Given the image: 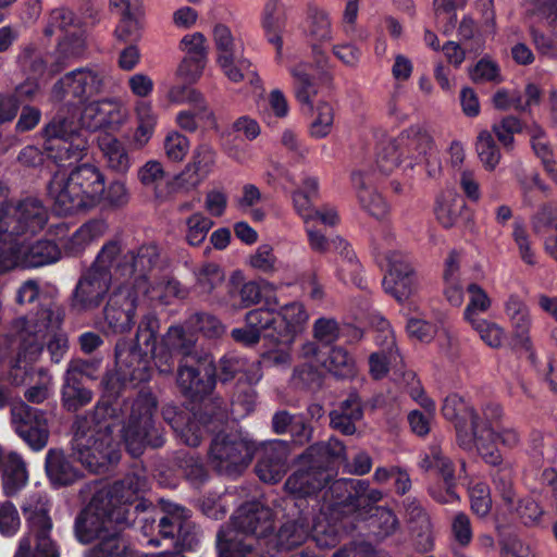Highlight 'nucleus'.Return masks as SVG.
<instances>
[{
  "label": "nucleus",
  "mask_w": 557,
  "mask_h": 557,
  "mask_svg": "<svg viewBox=\"0 0 557 557\" xmlns=\"http://www.w3.org/2000/svg\"><path fill=\"white\" fill-rule=\"evenodd\" d=\"M106 175L95 164L74 166L69 174L57 171L47 184V195L60 215H71L94 209L104 197Z\"/></svg>",
  "instance_id": "1"
},
{
  "label": "nucleus",
  "mask_w": 557,
  "mask_h": 557,
  "mask_svg": "<svg viewBox=\"0 0 557 557\" xmlns=\"http://www.w3.org/2000/svg\"><path fill=\"white\" fill-rule=\"evenodd\" d=\"M298 461L302 468L287 478L286 490L297 497L317 495L334 478L331 466L336 462H347L346 446L336 437H331L326 442H317L298 456Z\"/></svg>",
  "instance_id": "2"
},
{
  "label": "nucleus",
  "mask_w": 557,
  "mask_h": 557,
  "mask_svg": "<svg viewBox=\"0 0 557 557\" xmlns=\"http://www.w3.org/2000/svg\"><path fill=\"white\" fill-rule=\"evenodd\" d=\"M119 255L115 243H106L91 265L85 270L70 297V309L76 314L92 312L109 295L114 260Z\"/></svg>",
  "instance_id": "3"
},
{
  "label": "nucleus",
  "mask_w": 557,
  "mask_h": 557,
  "mask_svg": "<svg viewBox=\"0 0 557 557\" xmlns=\"http://www.w3.org/2000/svg\"><path fill=\"white\" fill-rule=\"evenodd\" d=\"M100 422L92 421L90 416H76L73 424L72 449L77 459L92 473H103L109 466L120 459V451L109 433L110 425L94 429Z\"/></svg>",
  "instance_id": "4"
},
{
  "label": "nucleus",
  "mask_w": 557,
  "mask_h": 557,
  "mask_svg": "<svg viewBox=\"0 0 557 557\" xmlns=\"http://www.w3.org/2000/svg\"><path fill=\"white\" fill-rule=\"evenodd\" d=\"M129 403L128 419L123 426V440L127 451L139 457L147 446L159 448L165 440L161 429L154 424L153 416L158 407L154 394L147 388L140 389Z\"/></svg>",
  "instance_id": "5"
},
{
  "label": "nucleus",
  "mask_w": 557,
  "mask_h": 557,
  "mask_svg": "<svg viewBox=\"0 0 557 557\" xmlns=\"http://www.w3.org/2000/svg\"><path fill=\"white\" fill-rule=\"evenodd\" d=\"M49 510L48 500L41 496H33L22 505L27 533L20 540L13 557H60L51 536L53 522Z\"/></svg>",
  "instance_id": "6"
},
{
  "label": "nucleus",
  "mask_w": 557,
  "mask_h": 557,
  "mask_svg": "<svg viewBox=\"0 0 557 557\" xmlns=\"http://www.w3.org/2000/svg\"><path fill=\"white\" fill-rule=\"evenodd\" d=\"M119 246V255L114 260L113 269L123 277L135 276L134 287L144 294L149 293L148 275L153 270L163 271L170 267V258L163 248L156 242L140 245L136 249L123 252L122 243L117 239L109 240Z\"/></svg>",
  "instance_id": "7"
},
{
  "label": "nucleus",
  "mask_w": 557,
  "mask_h": 557,
  "mask_svg": "<svg viewBox=\"0 0 557 557\" xmlns=\"http://www.w3.org/2000/svg\"><path fill=\"white\" fill-rule=\"evenodd\" d=\"M127 512L104 505V498L96 493L75 519V535L81 543L89 544L114 534L121 525H128Z\"/></svg>",
  "instance_id": "8"
},
{
  "label": "nucleus",
  "mask_w": 557,
  "mask_h": 557,
  "mask_svg": "<svg viewBox=\"0 0 557 557\" xmlns=\"http://www.w3.org/2000/svg\"><path fill=\"white\" fill-rule=\"evenodd\" d=\"M255 445L239 433L219 432L211 440L208 460L222 475L234 476L243 473L250 465Z\"/></svg>",
  "instance_id": "9"
},
{
  "label": "nucleus",
  "mask_w": 557,
  "mask_h": 557,
  "mask_svg": "<svg viewBox=\"0 0 557 557\" xmlns=\"http://www.w3.org/2000/svg\"><path fill=\"white\" fill-rule=\"evenodd\" d=\"M49 220L48 208L35 196L17 200L9 211L0 218V234L4 238H28L44 230Z\"/></svg>",
  "instance_id": "10"
},
{
  "label": "nucleus",
  "mask_w": 557,
  "mask_h": 557,
  "mask_svg": "<svg viewBox=\"0 0 557 557\" xmlns=\"http://www.w3.org/2000/svg\"><path fill=\"white\" fill-rule=\"evenodd\" d=\"M162 517L158 522V532L169 540L175 548L191 550L200 542L199 528L191 520L190 510L170 500H161Z\"/></svg>",
  "instance_id": "11"
},
{
  "label": "nucleus",
  "mask_w": 557,
  "mask_h": 557,
  "mask_svg": "<svg viewBox=\"0 0 557 557\" xmlns=\"http://www.w3.org/2000/svg\"><path fill=\"white\" fill-rule=\"evenodd\" d=\"M63 309L55 301L45 299L40 301L35 314L30 318H21L15 321L20 339L25 350L37 355L42 350L44 339L48 332L59 329L63 321Z\"/></svg>",
  "instance_id": "12"
},
{
  "label": "nucleus",
  "mask_w": 557,
  "mask_h": 557,
  "mask_svg": "<svg viewBox=\"0 0 557 557\" xmlns=\"http://www.w3.org/2000/svg\"><path fill=\"white\" fill-rule=\"evenodd\" d=\"M176 383L182 395L193 403L203 401L215 387V364L212 355H200L196 362H181Z\"/></svg>",
  "instance_id": "13"
},
{
  "label": "nucleus",
  "mask_w": 557,
  "mask_h": 557,
  "mask_svg": "<svg viewBox=\"0 0 557 557\" xmlns=\"http://www.w3.org/2000/svg\"><path fill=\"white\" fill-rule=\"evenodd\" d=\"M104 76L101 72L89 67H81L66 73L52 87V97L58 101L72 97L78 102L99 95L104 87Z\"/></svg>",
  "instance_id": "14"
},
{
  "label": "nucleus",
  "mask_w": 557,
  "mask_h": 557,
  "mask_svg": "<svg viewBox=\"0 0 557 557\" xmlns=\"http://www.w3.org/2000/svg\"><path fill=\"white\" fill-rule=\"evenodd\" d=\"M11 419L15 432L33 450L38 451L47 446L50 431L44 411L20 401L11 408Z\"/></svg>",
  "instance_id": "15"
},
{
  "label": "nucleus",
  "mask_w": 557,
  "mask_h": 557,
  "mask_svg": "<svg viewBox=\"0 0 557 557\" xmlns=\"http://www.w3.org/2000/svg\"><path fill=\"white\" fill-rule=\"evenodd\" d=\"M234 530H220L219 533H235L238 537L248 541L268 536L274 529L273 515L270 508L259 502L243 504L233 519Z\"/></svg>",
  "instance_id": "16"
},
{
  "label": "nucleus",
  "mask_w": 557,
  "mask_h": 557,
  "mask_svg": "<svg viewBox=\"0 0 557 557\" xmlns=\"http://www.w3.org/2000/svg\"><path fill=\"white\" fill-rule=\"evenodd\" d=\"M136 287L122 284L108 296L103 318L114 333H128L135 324L137 308Z\"/></svg>",
  "instance_id": "17"
},
{
  "label": "nucleus",
  "mask_w": 557,
  "mask_h": 557,
  "mask_svg": "<svg viewBox=\"0 0 557 557\" xmlns=\"http://www.w3.org/2000/svg\"><path fill=\"white\" fill-rule=\"evenodd\" d=\"M153 356L131 339L119 338L114 346L115 370L124 379H128V382L135 384L146 382L151 376V358Z\"/></svg>",
  "instance_id": "18"
},
{
  "label": "nucleus",
  "mask_w": 557,
  "mask_h": 557,
  "mask_svg": "<svg viewBox=\"0 0 557 557\" xmlns=\"http://www.w3.org/2000/svg\"><path fill=\"white\" fill-rule=\"evenodd\" d=\"M385 259L388 269L382 280L383 289L398 302H404L417 290L414 270L400 252L388 251Z\"/></svg>",
  "instance_id": "19"
},
{
  "label": "nucleus",
  "mask_w": 557,
  "mask_h": 557,
  "mask_svg": "<svg viewBox=\"0 0 557 557\" xmlns=\"http://www.w3.org/2000/svg\"><path fill=\"white\" fill-rule=\"evenodd\" d=\"M146 488V479L136 474H126L123 479L115 481L108 487L96 492L98 496L104 498V505L112 509H122L127 512V522L131 524L133 519L132 507L138 499V495Z\"/></svg>",
  "instance_id": "20"
},
{
  "label": "nucleus",
  "mask_w": 557,
  "mask_h": 557,
  "mask_svg": "<svg viewBox=\"0 0 557 557\" xmlns=\"http://www.w3.org/2000/svg\"><path fill=\"white\" fill-rule=\"evenodd\" d=\"M457 441L465 450H471L475 447L487 463L492 466L502 465V455L493 447L496 441V433L488 424L482 422L479 416L462 432L459 431Z\"/></svg>",
  "instance_id": "21"
},
{
  "label": "nucleus",
  "mask_w": 557,
  "mask_h": 557,
  "mask_svg": "<svg viewBox=\"0 0 557 557\" xmlns=\"http://www.w3.org/2000/svg\"><path fill=\"white\" fill-rule=\"evenodd\" d=\"M394 152L406 159L421 160L434 150V141L428 129L420 124L404 129L392 143Z\"/></svg>",
  "instance_id": "22"
},
{
  "label": "nucleus",
  "mask_w": 557,
  "mask_h": 557,
  "mask_svg": "<svg viewBox=\"0 0 557 557\" xmlns=\"http://www.w3.org/2000/svg\"><path fill=\"white\" fill-rule=\"evenodd\" d=\"M1 487L7 497H13L25 487L29 475L23 457L13 450L0 446Z\"/></svg>",
  "instance_id": "23"
},
{
  "label": "nucleus",
  "mask_w": 557,
  "mask_h": 557,
  "mask_svg": "<svg viewBox=\"0 0 557 557\" xmlns=\"http://www.w3.org/2000/svg\"><path fill=\"white\" fill-rule=\"evenodd\" d=\"M288 446L284 442H274L264 448L255 470L265 483H277L287 471Z\"/></svg>",
  "instance_id": "24"
},
{
  "label": "nucleus",
  "mask_w": 557,
  "mask_h": 557,
  "mask_svg": "<svg viewBox=\"0 0 557 557\" xmlns=\"http://www.w3.org/2000/svg\"><path fill=\"white\" fill-rule=\"evenodd\" d=\"M45 470L49 482L55 487L70 486L82 478V472L74 465L71 456L60 448L48 450Z\"/></svg>",
  "instance_id": "25"
},
{
  "label": "nucleus",
  "mask_w": 557,
  "mask_h": 557,
  "mask_svg": "<svg viewBox=\"0 0 557 557\" xmlns=\"http://www.w3.org/2000/svg\"><path fill=\"white\" fill-rule=\"evenodd\" d=\"M307 319L308 315L301 304L292 302L284 306L280 312H276L277 332H269L270 341L275 345L289 346L298 326Z\"/></svg>",
  "instance_id": "26"
},
{
  "label": "nucleus",
  "mask_w": 557,
  "mask_h": 557,
  "mask_svg": "<svg viewBox=\"0 0 557 557\" xmlns=\"http://www.w3.org/2000/svg\"><path fill=\"white\" fill-rule=\"evenodd\" d=\"M351 181L357 189V197L362 209L377 220L385 218L388 213V206L374 188L372 175L356 171L351 174Z\"/></svg>",
  "instance_id": "27"
},
{
  "label": "nucleus",
  "mask_w": 557,
  "mask_h": 557,
  "mask_svg": "<svg viewBox=\"0 0 557 557\" xmlns=\"http://www.w3.org/2000/svg\"><path fill=\"white\" fill-rule=\"evenodd\" d=\"M126 382H128V379H124L117 370L115 372L107 371L100 382L102 388L101 400L98 401L92 411L86 414L97 422H101L107 417H114L115 409L112 407V403L122 395Z\"/></svg>",
  "instance_id": "28"
},
{
  "label": "nucleus",
  "mask_w": 557,
  "mask_h": 557,
  "mask_svg": "<svg viewBox=\"0 0 557 557\" xmlns=\"http://www.w3.org/2000/svg\"><path fill=\"white\" fill-rule=\"evenodd\" d=\"M89 148L85 133L72 135L70 139H57L45 149L47 157L59 166H71L87 156Z\"/></svg>",
  "instance_id": "29"
},
{
  "label": "nucleus",
  "mask_w": 557,
  "mask_h": 557,
  "mask_svg": "<svg viewBox=\"0 0 557 557\" xmlns=\"http://www.w3.org/2000/svg\"><path fill=\"white\" fill-rule=\"evenodd\" d=\"M86 50L85 38L81 29L75 28L71 34L64 35L51 54L49 72L55 75L79 59Z\"/></svg>",
  "instance_id": "30"
},
{
  "label": "nucleus",
  "mask_w": 557,
  "mask_h": 557,
  "mask_svg": "<svg viewBox=\"0 0 557 557\" xmlns=\"http://www.w3.org/2000/svg\"><path fill=\"white\" fill-rule=\"evenodd\" d=\"M16 267L38 268L58 261L61 250L51 240H38L29 246H24L16 240Z\"/></svg>",
  "instance_id": "31"
},
{
  "label": "nucleus",
  "mask_w": 557,
  "mask_h": 557,
  "mask_svg": "<svg viewBox=\"0 0 557 557\" xmlns=\"http://www.w3.org/2000/svg\"><path fill=\"white\" fill-rule=\"evenodd\" d=\"M237 375L249 383H258L262 373L257 363L249 362L243 357L235 355L223 356L219 364L215 366V382L220 381L225 384L234 380Z\"/></svg>",
  "instance_id": "32"
},
{
  "label": "nucleus",
  "mask_w": 557,
  "mask_h": 557,
  "mask_svg": "<svg viewBox=\"0 0 557 557\" xmlns=\"http://www.w3.org/2000/svg\"><path fill=\"white\" fill-rule=\"evenodd\" d=\"M286 10L282 0H268L261 15V27L268 41L275 46L278 57L283 49V32L286 26Z\"/></svg>",
  "instance_id": "33"
},
{
  "label": "nucleus",
  "mask_w": 557,
  "mask_h": 557,
  "mask_svg": "<svg viewBox=\"0 0 557 557\" xmlns=\"http://www.w3.org/2000/svg\"><path fill=\"white\" fill-rule=\"evenodd\" d=\"M425 471L435 470L447 485L448 498H437L441 504H447L459 499L455 491V467L449 457H447L440 446H432L430 453L425 455L420 463Z\"/></svg>",
  "instance_id": "34"
},
{
  "label": "nucleus",
  "mask_w": 557,
  "mask_h": 557,
  "mask_svg": "<svg viewBox=\"0 0 557 557\" xmlns=\"http://www.w3.org/2000/svg\"><path fill=\"white\" fill-rule=\"evenodd\" d=\"M198 337L193 330H186L183 325H174L169 327L166 334L163 336L162 342L164 346L171 351L182 357V361L186 362L198 361L200 355H209L205 351H199L197 348Z\"/></svg>",
  "instance_id": "35"
},
{
  "label": "nucleus",
  "mask_w": 557,
  "mask_h": 557,
  "mask_svg": "<svg viewBox=\"0 0 557 557\" xmlns=\"http://www.w3.org/2000/svg\"><path fill=\"white\" fill-rule=\"evenodd\" d=\"M330 426L344 435H352L357 431L356 422L363 417L360 397L350 394L338 407L330 412Z\"/></svg>",
  "instance_id": "36"
},
{
  "label": "nucleus",
  "mask_w": 557,
  "mask_h": 557,
  "mask_svg": "<svg viewBox=\"0 0 557 557\" xmlns=\"http://www.w3.org/2000/svg\"><path fill=\"white\" fill-rule=\"evenodd\" d=\"M506 314L510 321L513 336L527 349L531 348V317L528 306L518 296H510L505 305Z\"/></svg>",
  "instance_id": "37"
},
{
  "label": "nucleus",
  "mask_w": 557,
  "mask_h": 557,
  "mask_svg": "<svg viewBox=\"0 0 557 557\" xmlns=\"http://www.w3.org/2000/svg\"><path fill=\"white\" fill-rule=\"evenodd\" d=\"M369 488V481L356 479H341L330 485V492L336 502L351 511H360L362 498Z\"/></svg>",
  "instance_id": "38"
},
{
  "label": "nucleus",
  "mask_w": 557,
  "mask_h": 557,
  "mask_svg": "<svg viewBox=\"0 0 557 557\" xmlns=\"http://www.w3.org/2000/svg\"><path fill=\"white\" fill-rule=\"evenodd\" d=\"M310 351L317 357V360L334 376L338 379H349L355 375L356 363L349 352L343 347H332L325 359H320L319 351L313 344L308 346Z\"/></svg>",
  "instance_id": "39"
},
{
  "label": "nucleus",
  "mask_w": 557,
  "mask_h": 557,
  "mask_svg": "<svg viewBox=\"0 0 557 557\" xmlns=\"http://www.w3.org/2000/svg\"><path fill=\"white\" fill-rule=\"evenodd\" d=\"M310 530V523L304 517L285 522L277 531L276 548L288 552L301 546L307 541Z\"/></svg>",
  "instance_id": "40"
},
{
  "label": "nucleus",
  "mask_w": 557,
  "mask_h": 557,
  "mask_svg": "<svg viewBox=\"0 0 557 557\" xmlns=\"http://www.w3.org/2000/svg\"><path fill=\"white\" fill-rule=\"evenodd\" d=\"M99 148L111 171L122 175L127 173L132 164L131 158L125 146L119 139L104 135L99 138Z\"/></svg>",
  "instance_id": "41"
},
{
  "label": "nucleus",
  "mask_w": 557,
  "mask_h": 557,
  "mask_svg": "<svg viewBox=\"0 0 557 557\" xmlns=\"http://www.w3.org/2000/svg\"><path fill=\"white\" fill-rule=\"evenodd\" d=\"M94 398L90 388L84 385L83 381L74 379H63L61 388V406L69 412H76L83 407L89 405Z\"/></svg>",
  "instance_id": "42"
},
{
  "label": "nucleus",
  "mask_w": 557,
  "mask_h": 557,
  "mask_svg": "<svg viewBox=\"0 0 557 557\" xmlns=\"http://www.w3.org/2000/svg\"><path fill=\"white\" fill-rule=\"evenodd\" d=\"M442 412L447 420L454 422L457 436L459 431L462 432L478 417L474 409L468 406L457 394L448 395L445 398Z\"/></svg>",
  "instance_id": "43"
},
{
  "label": "nucleus",
  "mask_w": 557,
  "mask_h": 557,
  "mask_svg": "<svg viewBox=\"0 0 557 557\" xmlns=\"http://www.w3.org/2000/svg\"><path fill=\"white\" fill-rule=\"evenodd\" d=\"M214 163V151L207 145H199L193 154V161L186 166V172L181 173L176 180L196 186L200 182L199 174H207Z\"/></svg>",
  "instance_id": "44"
},
{
  "label": "nucleus",
  "mask_w": 557,
  "mask_h": 557,
  "mask_svg": "<svg viewBox=\"0 0 557 557\" xmlns=\"http://www.w3.org/2000/svg\"><path fill=\"white\" fill-rule=\"evenodd\" d=\"M107 231V224L100 220H91L83 224L65 243L67 253L79 255L87 245L101 237Z\"/></svg>",
  "instance_id": "45"
},
{
  "label": "nucleus",
  "mask_w": 557,
  "mask_h": 557,
  "mask_svg": "<svg viewBox=\"0 0 557 557\" xmlns=\"http://www.w3.org/2000/svg\"><path fill=\"white\" fill-rule=\"evenodd\" d=\"M107 231V224L100 220H91L83 224L65 243L67 253L79 255L87 245L101 237Z\"/></svg>",
  "instance_id": "46"
},
{
  "label": "nucleus",
  "mask_w": 557,
  "mask_h": 557,
  "mask_svg": "<svg viewBox=\"0 0 557 557\" xmlns=\"http://www.w3.org/2000/svg\"><path fill=\"white\" fill-rule=\"evenodd\" d=\"M135 552L121 535V528L114 534H109L99 540V543L89 548L85 557H133Z\"/></svg>",
  "instance_id": "47"
},
{
  "label": "nucleus",
  "mask_w": 557,
  "mask_h": 557,
  "mask_svg": "<svg viewBox=\"0 0 557 557\" xmlns=\"http://www.w3.org/2000/svg\"><path fill=\"white\" fill-rule=\"evenodd\" d=\"M198 403L200 406L195 410V417L207 426L208 431L216 430L226 421V403L223 398L209 396Z\"/></svg>",
  "instance_id": "48"
},
{
  "label": "nucleus",
  "mask_w": 557,
  "mask_h": 557,
  "mask_svg": "<svg viewBox=\"0 0 557 557\" xmlns=\"http://www.w3.org/2000/svg\"><path fill=\"white\" fill-rule=\"evenodd\" d=\"M257 383H249L238 377L231 398L232 413L237 418H244L251 413L257 405L258 394L255 389Z\"/></svg>",
  "instance_id": "49"
},
{
  "label": "nucleus",
  "mask_w": 557,
  "mask_h": 557,
  "mask_svg": "<svg viewBox=\"0 0 557 557\" xmlns=\"http://www.w3.org/2000/svg\"><path fill=\"white\" fill-rule=\"evenodd\" d=\"M314 337L326 345L332 344L338 337L350 335L354 339L359 341L362 337V332L354 326L347 325L339 327L337 321L331 318H320L313 325Z\"/></svg>",
  "instance_id": "50"
},
{
  "label": "nucleus",
  "mask_w": 557,
  "mask_h": 557,
  "mask_svg": "<svg viewBox=\"0 0 557 557\" xmlns=\"http://www.w3.org/2000/svg\"><path fill=\"white\" fill-rule=\"evenodd\" d=\"M219 557H257L253 540L244 541L235 533H218Z\"/></svg>",
  "instance_id": "51"
},
{
  "label": "nucleus",
  "mask_w": 557,
  "mask_h": 557,
  "mask_svg": "<svg viewBox=\"0 0 557 557\" xmlns=\"http://www.w3.org/2000/svg\"><path fill=\"white\" fill-rule=\"evenodd\" d=\"M228 295L233 305L248 308L260 301L261 289L258 283L253 281L243 283L239 276L233 275L230 281Z\"/></svg>",
  "instance_id": "52"
},
{
  "label": "nucleus",
  "mask_w": 557,
  "mask_h": 557,
  "mask_svg": "<svg viewBox=\"0 0 557 557\" xmlns=\"http://www.w3.org/2000/svg\"><path fill=\"white\" fill-rule=\"evenodd\" d=\"M160 321L152 312L145 314L137 327L135 338L131 339L134 344L140 345L144 350L154 355L157 349Z\"/></svg>",
  "instance_id": "53"
},
{
  "label": "nucleus",
  "mask_w": 557,
  "mask_h": 557,
  "mask_svg": "<svg viewBox=\"0 0 557 557\" xmlns=\"http://www.w3.org/2000/svg\"><path fill=\"white\" fill-rule=\"evenodd\" d=\"M82 133V131L77 129L73 119L62 113H57L44 128V149H47V147L51 146L52 141L54 143L57 139H70L72 135H79Z\"/></svg>",
  "instance_id": "54"
},
{
  "label": "nucleus",
  "mask_w": 557,
  "mask_h": 557,
  "mask_svg": "<svg viewBox=\"0 0 557 557\" xmlns=\"http://www.w3.org/2000/svg\"><path fill=\"white\" fill-rule=\"evenodd\" d=\"M141 8L135 9L129 14H125L120 17V22L115 28V36L123 42L134 44L141 37V20H143Z\"/></svg>",
  "instance_id": "55"
},
{
  "label": "nucleus",
  "mask_w": 557,
  "mask_h": 557,
  "mask_svg": "<svg viewBox=\"0 0 557 557\" xmlns=\"http://www.w3.org/2000/svg\"><path fill=\"white\" fill-rule=\"evenodd\" d=\"M401 364V357L395 347L394 341L387 350L373 352L369 357V366L371 375L379 380L386 375L388 367H397Z\"/></svg>",
  "instance_id": "56"
},
{
  "label": "nucleus",
  "mask_w": 557,
  "mask_h": 557,
  "mask_svg": "<svg viewBox=\"0 0 557 557\" xmlns=\"http://www.w3.org/2000/svg\"><path fill=\"white\" fill-rule=\"evenodd\" d=\"M294 78L296 98L304 104L312 107V97L317 95V87L306 65L298 64L290 71Z\"/></svg>",
  "instance_id": "57"
},
{
  "label": "nucleus",
  "mask_w": 557,
  "mask_h": 557,
  "mask_svg": "<svg viewBox=\"0 0 557 557\" xmlns=\"http://www.w3.org/2000/svg\"><path fill=\"white\" fill-rule=\"evenodd\" d=\"M147 295H150L151 299H158L161 304H169L170 298H186L188 289L175 277L165 276L156 286H152Z\"/></svg>",
  "instance_id": "58"
},
{
  "label": "nucleus",
  "mask_w": 557,
  "mask_h": 557,
  "mask_svg": "<svg viewBox=\"0 0 557 557\" xmlns=\"http://www.w3.org/2000/svg\"><path fill=\"white\" fill-rule=\"evenodd\" d=\"M370 523L372 533L379 539L384 540L393 535L399 528V520L394 511L386 507H375Z\"/></svg>",
  "instance_id": "59"
},
{
  "label": "nucleus",
  "mask_w": 557,
  "mask_h": 557,
  "mask_svg": "<svg viewBox=\"0 0 557 557\" xmlns=\"http://www.w3.org/2000/svg\"><path fill=\"white\" fill-rule=\"evenodd\" d=\"M185 326L194 332H201L208 337H219L225 331L220 320L207 312H195L190 314L185 321Z\"/></svg>",
  "instance_id": "60"
},
{
  "label": "nucleus",
  "mask_w": 557,
  "mask_h": 557,
  "mask_svg": "<svg viewBox=\"0 0 557 557\" xmlns=\"http://www.w3.org/2000/svg\"><path fill=\"white\" fill-rule=\"evenodd\" d=\"M176 460L183 475L194 485H199L207 480L208 471L199 456L183 453L176 457Z\"/></svg>",
  "instance_id": "61"
},
{
  "label": "nucleus",
  "mask_w": 557,
  "mask_h": 557,
  "mask_svg": "<svg viewBox=\"0 0 557 557\" xmlns=\"http://www.w3.org/2000/svg\"><path fill=\"white\" fill-rule=\"evenodd\" d=\"M476 152L486 170L493 171L500 160V151L491 133L484 131L478 136Z\"/></svg>",
  "instance_id": "62"
},
{
  "label": "nucleus",
  "mask_w": 557,
  "mask_h": 557,
  "mask_svg": "<svg viewBox=\"0 0 557 557\" xmlns=\"http://www.w3.org/2000/svg\"><path fill=\"white\" fill-rule=\"evenodd\" d=\"M205 429H207V426L195 417L194 411L193 413L188 412L182 421V425L174 432L187 446L198 447L202 442Z\"/></svg>",
  "instance_id": "63"
},
{
  "label": "nucleus",
  "mask_w": 557,
  "mask_h": 557,
  "mask_svg": "<svg viewBox=\"0 0 557 557\" xmlns=\"http://www.w3.org/2000/svg\"><path fill=\"white\" fill-rule=\"evenodd\" d=\"M75 28L74 13L67 9L58 8L51 11L44 34L47 37L53 36L57 32L67 35L75 30Z\"/></svg>",
  "instance_id": "64"
}]
</instances>
